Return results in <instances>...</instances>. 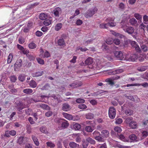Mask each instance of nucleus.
I'll use <instances>...</instances> for the list:
<instances>
[{"label": "nucleus", "instance_id": "nucleus-7", "mask_svg": "<svg viewBox=\"0 0 148 148\" xmlns=\"http://www.w3.org/2000/svg\"><path fill=\"white\" fill-rule=\"evenodd\" d=\"M82 84L83 83L81 81L76 82L70 84L69 86V88L72 87V88H75L81 86Z\"/></svg>", "mask_w": 148, "mask_h": 148}, {"label": "nucleus", "instance_id": "nucleus-3", "mask_svg": "<svg viewBox=\"0 0 148 148\" xmlns=\"http://www.w3.org/2000/svg\"><path fill=\"white\" fill-rule=\"evenodd\" d=\"M97 9L96 8L89 9L86 13V17L88 18L92 16L97 12Z\"/></svg>", "mask_w": 148, "mask_h": 148}, {"label": "nucleus", "instance_id": "nucleus-59", "mask_svg": "<svg viewBox=\"0 0 148 148\" xmlns=\"http://www.w3.org/2000/svg\"><path fill=\"white\" fill-rule=\"evenodd\" d=\"M25 113L27 115H30L32 113V110L31 109L29 108L26 109L25 110Z\"/></svg>", "mask_w": 148, "mask_h": 148}, {"label": "nucleus", "instance_id": "nucleus-9", "mask_svg": "<svg viewBox=\"0 0 148 148\" xmlns=\"http://www.w3.org/2000/svg\"><path fill=\"white\" fill-rule=\"evenodd\" d=\"M123 29L125 32L131 35H132L134 31V28L132 27H128L126 28Z\"/></svg>", "mask_w": 148, "mask_h": 148}, {"label": "nucleus", "instance_id": "nucleus-49", "mask_svg": "<svg viewBox=\"0 0 148 148\" xmlns=\"http://www.w3.org/2000/svg\"><path fill=\"white\" fill-rule=\"evenodd\" d=\"M74 128L75 130H79L81 127L80 125L77 123H76L73 125Z\"/></svg>", "mask_w": 148, "mask_h": 148}, {"label": "nucleus", "instance_id": "nucleus-16", "mask_svg": "<svg viewBox=\"0 0 148 148\" xmlns=\"http://www.w3.org/2000/svg\"><path fill=\"white\" fill-rule=\"evenodd\" d=\"M48 17V14L46 13H41L39 16V18L42 20L46 19Z\"/></svg>", "mask_w": 148, "mask_h": 148}, {"label": "nucleus", "instance_id": "nucleus-62", "mask_svg": "<svg viewBox=\"0 0 148 148\" xmlns=\"http://www.w3.org/2000/svg\"><path fill=\"white\" fill-rule=\"evenodd\" d=\"M116 147H117L119 148H129L128 146H124L118 143L116 144Z\"/></svg>", "mask_w": 148, "mask_h": 148}, {"label": "nucleus", "instance_id": "nucleus-24", "mask_svg": "<svg viewBox=\"0 0 148 148\" xmlns=\"http://www.w3.org/2000/svg\"><path fill=\"white\" fill-rule=\"evenodd\" d=\"M40 131L43 133L47 134L48 133L47 128L45 126H42L40 128Z\"/></svg>", "mask_w": 148, "mask_h": 148}, {"label": "nucleus", "instance_id": "nucleus-61", "mask_svg": "<svg viewBox=\"0 0 148 148\" xmlns=\"http://www.w3.org/2000/svg\"><path fill=\"white\" fill-rule=\"evenodd\" d=\"M102 48L104 51H106L108 49V47L105 43H104L102 45Z\"/></svg>", "mask_w": 148, "mask_h": 148}, {"label": "nucleus", "instance_id": "nucleus-10", "mask_svg": "<svg viewBox=\"0 0 148 148\" xmlns=\"http://www.w3.org/2000/svg\"><path fill=\"white\" fill-rule=\"evenodd\" d=\"M16 103V107L18 110L20 111L25 107L24 104L21 101H18Z\"/></svg>", "mask_w": 148, "mask_h": 148}, {"label": "nucleus", "instance_id": "nucleus-37", "mask_svg": "<svg viewBox=\"0 0 148 148\" xmlns=\"http://www.w3.org/2000/svg\"><path fill=\"white\" fill-rule=\"evenodd\" d=\"M38 106L45 109L49 110L50 109V107L48 106L45 104H40Z\"/></svg>", "mask_w": 148, "mask_h": 148}, {"label": "nucleus", "instance_id": "nucleus-34", "mask_svg": "<svg viewBox=\"0 0 148 148\" xmlns=\"http://www.w3.org/2000/svg\"><path fill=\"white\" fill-rule=\"evenodd\" d=\"M30 86L32 88H35L36 87L37 84L36 82L34 80H31L29 83Z\"/></svg>", "mask_w": 148, "mask_h": 148}, {"label": "nucleus", "instance_id": "nucleus-58", "mask_svg": "<svg viewBox=\"0 0 148 148\" xmlns=\"http://www.w3.org/2000/svg\"><path fill=\"white\" fill-rule=\"evenodd\" d=\"M132 117L128 118L126 119L125 122L126 123H129V124L131 122H132L133 121H132Z\"/></svg>", "mask_w": 148, "mask_h": 148}, {"label": "nucleus", "instance_id": "nucleus-21", "mask_svg": "<svg viewBox=\"0 0 148 148\" xmlns=\"http://www.w3.org/2000/svg\"><path fill=\"white\" fill-rule=\"evenodd\" d=\"M92 58L89 57L85 61V64L87 65H90L93 62Z\"/></svg>", "mask_w": 148, "mask_h": 148}, {"label": "nucleus", "instance_id": "nucleus-5", "mask_svg": "<svg viewBox=\"0 0 148 148\" xmlns=\"http://www.w3.org/2000/svg\"><path fill=\"white\" fill-rule=\"evenodd\" d=\"M105 20L108 22L107 24H110L109 25L110 27H114L116 25V23L113 22L114 21V19L112 18L108 17Z\"/></svg>", "mask_w": 148, "mask_h": 148}, {"label": "nucleus", "instance_id": "nucleus-15", "mask_svg": "<svg viewBox=\"0 0 148 148\" xmlns=\"http://www.w3.org/2000/svg\"><path fill=\"white\" fill-rule=\"evenodd\" d=\"M129 138L131 140V142L138 141L137 136L135 134H132L129 136Z\"/></svg>", "mask_w": 148, "mask_h": 148}, {"label": "nucleus", "instance_id": "nucleus-39", "mask_svg": "<svg viewBox=\"0 0 148 148\" xmlns=\"http://www.w3.org/2000/svg\"><path fill=\"white\" fill-rule=\"evenodd\" d=\"M85 101L84 99L80 98L77 99L75 101L76 102L78 103H85Z\"/></svg>", "mask_w": 148, "mask_h": 148}, {"label": "nucleus", "instance_id": "nucleus-51", "mask_svg": "<svg viewBox=\"0 0 148 148\" xmlns=\"http://www.w3.org/2000/svg\"><path fill=\"white\" fill-rule=\"evenodd\" d=\"M10 80L12 82H15L17 78L15 75L11 76L10 77Z\"/></svg>", "mask_w": 148, "mask_h": 148}, {"label": "nucleus", "instance_id": "nucleus-1", "mask_svg": "<svg viewBox=\"0 0 148 148\" xmlns=\"http://www.w3.org/2000/svg\"><path fill=\"white\" fill-rule=\"evenodd\" d=\"M55 121L60 130L65 129L67 128L69 125L68 122L64 119L58 118L55 120Z\"/></svg>", "mask_w": 148, "mask_h": 148}, {"label": "nucleus", "instance_id": "nucleus-2", "mask_svg": "<svg viewBox=\"0 0 148 148\" xmlns=\"http://www.w3.org/2000/svg\"><path fill=\"white\" fill-rule=\"evenodd\" d=\"M116 110L114 107H110L108 110V115L111 119L114 118L116 114Z\"/></svg>", "mask_w": 148, "mask_h": 148}, {"label": "nucleus", "instance_id": "nucleus-8", "mask_svg": "<svg viewBox=\"0 0 148 148\" xmlns=\"http://www.w3.org/2000/svg\"><path fill=\"white\" fill-rule=\"evenodd\" d=\"M52 13L55 16L59 17L62 13V10L60 8L57 7L54 10Z\"/></svg>", "mask_w": 148, "mask_h": 148}, {"label": "nucleus", "instance_id": "nucleus-41", "mask_svg": "<svg viewBox=\"0 0 148 148\" xmlns=\"http://www.w3.org/2000/svg\"><path fill=\"white\" fill-rule=\"evenodd\" d=\"M50 86L48 84H47L44 86H43L41 89L42 90H48L50 89Z\"/></svg>", "mask_w": 148, "mask_h": 148}, {"label": "nucleus", "instance_id": "nucleus-46", "mask_svg": "<svg viewBox=\"0 0 148 148\" xmlns=\"http://www.w3.org/2000/svg\"><path fill=\"white\" fill-rule=\"evenodd\" d=\"M125 113L127 115H131L133 114V112L132 110H131L130 109H127L125 110Z\"/></svg>", "mask_w": 148, "mask_h": 148}, {"label": "nucleus", "instance_id": "nucleus-50", "mask_svg": "<svg viewBox=\"0 0 148 148\" xmlns=\"http://www.w3.org/2000/svg\"><path fill=\"white\" fill-rule=\"evenodd\" d=\"M114 131L117 133H120L122 131V130L119 127L116 126L114 128Z\"/></svg>", "mask_w": 148, "mask_h": 148}, {"label": "nucleus", "instance_id": "nucleus-52", "mask_svg": "<svg viewBox=\"0 0 148 148\" xmlns=\"http://www.w3.org/2000/svg\"><path fill=\"white\" fill-rule=\"evenodd\" d=\"M12 58L13 56L12 54L11 53L10 54L8 57L7 60V62L8 63H10L11 62Z\"/></svg>", "mask_w": 148, "mask_h": 148}, {"label": "nucleus", "instance_id": "nucleus-45", "mask_svg": "<svg viewBox=\"0 0 148 148\" xmlns=\"http://www.w3.org/2000/svg\"><path fill=\"white\" fill-rule=\"evenodd\" d=\"M123 72V70L122 69H118L114 71H113L112 73V74H115L116 73H121Z\"/></svg>", "mask_w": 148, "mask_h": 148}, {"label": "nucleus", "instance_id": "nucleus-6", "mask_svg": "<svg viewBox=\"0 0 148 148\" xmlns=\"http://www.w3.org/2000/svg\"><path fill=\"white\" fill-rule=\"evenodd\" d=\"M131 43L132 47L135 48L136 51L138 53H140L141 50L139 46L137 44L136 42L134 41H131Z\"/></svg>", "mask_w": 148, "mask_h": 148}, {"label": "nucleus", "instance_id": "nucleus-33", "mask_svg": "<svg viewBox=\"0 0 148 148\" xmlns=\"http://www.w3.org/2000/svg\"><path fill=\"white\" fill-rule=\"evenodd\" d=\"M109 24L107 23H102L100 24L99 27L101 28H107L109 26Z\"/></svg>", "mask_w": 148, "mask_h": 148}, {"label": "nucleus", "instance_id": "nucleus-29", "mask_svg": "<svg viewBox=\"0 0 148 148\" xmlns=\"http://www.w3.org/2000/svg\"><path fill=\"white\" fill-rule=\"evenodd\" d=\"M23 92L25 93L28 94L32 93L33 92V90L30 88H26L24 89Z\"/></svg>", "mask_w": 148, "mask_h": 148}, {"label": "nucleus", "instance_id": "nucleus-36", "mask_svg": "<svg viewBox=\"0 0 148 148\" xmlns=\"http://www.w3.org/2000/svg\"><path fill=\"white\" fill-rule=\"evenodd\" d=\"M46 144L48 147H49L51 148H53L55 146V145L53 143L51 142H47L46 143Z\"/></svg>", "mask_w": 148, "mask_h": 148}, {"label": "nucleus", "instance_id": "nucleus-19", "mask_svg": "<svg viewBox=\"0 0 148 148\" xmlns=\"http://www.w3.org/2000/svg\"><path fill=\"white\" fill-rule=\"evenodd\" d=\"M94 114L91 113L86 114L85 115V118L88 119H92L94 117Z\"/></svg>", "mask_w": 148, "mask_h": 148}, {"label": "nucleus", "instance_id": "nucleus-12", "mask_svg": "<svg viewBox=\"0 0 148 148\" xmlns=\"http://www.w3.org/2000/svg\"><path fill=\"white\" fill-rule=\"evenodd\" d=\"M71 109V107L68 103H64L62 104V109L64 111H69Z\"/></svg>", "mask_w": 148, "mask_h": 148}, {"label": "nucleus", "instance_id": "nucleus-42", "mask_svg": "<svg viewBox=\"0 0 148 148\" xmlns=\"http://www.w3.org/2000/svg\"><path fill=\"white\" fill-rule=\"evenodd\" d=\"M29 47L30 49H34L36 47V45L33 42H31L29 44Z\"/></svg>", "mask_w": 148, "mask_h": 148}, {"label": "nucleus", "instance_id": "nucleus-30", "mask_svg": "<svg viewBox=\"0 0 148 148\" xmlns=\"http://www.w3.org/2000/svg\"><path fill=\"white\" fill-rule=\"evenodd\" d=\"M62 26V24L61 23H58L55 26V29L56 31H58L60 30Z\"/></svg>", "mask_w": 148, "mask_h": 148}, {"label": "nucleus", "instance_id": "nucleus-57", "mask_svg": "<svg viewBox=\"0 0 148 148\" xmlns=\"http://www.w3.org/2000/svg\"><path fill=\"white\" fill-rule=\"evenodd\" d=\"M131 40L129 39H127L124 41V47H127L129 43H131Z\"/></svg>", "mask_w": 148, "mask_h": 148}, {"label": "nucleus", "instance_id": "nucleus-28", "mask_svg": "<svg viewBox=\"0 0 148 148\" xmlns=\"http://www.w3.org/2000/svg\"><path fill=\"white\" fill-rule=\"evenodd\" d=\"M95 139L99 142H104V139L101 135L97 136Z\"/></svg>", "mask_w": 148, "mask_h": 148}, {"label": "nucleus", "instance_id": "nucleus-22", "mask_svg": "<svg viewBox=\"0 0 148 148\" xmlns=\"http://www.w3.org/2000/svg\"><path fill=\"white\" fill-rule=\"evenodd\" d=\"M129 125L132 129H135L137 127V123L136 122L133 121L130 123Z\"/></svg>", "mask_w": 148, "mask_h": 148}, {"label": "nucleus", "instance_id": "nucleus-43", "mask_svg": "<svg viewBox=\"0 0 148 148\" xmlns=\"http://www.w3.org/2000/svg\"><path fill=\"white\" fill-rule=\"evenodd\" d=\"M85 130L86 131L88 132H92L93 130L92 127L89 126H86L85 127Z\"/></svg>", "mask_w": 148, "mask_h": 148}, {"label": "nucleus", "instance_id": "nucleus-35", "mask_svg": "<svg viewBox=\"0 0 148 148\" xmlns=\"http://www.w3.org/2000/svg\"><path fill=\"white\" fill-rule=\"evenodd\" d=\"M58 45L60 46H62L65 44V42L63 38L60 39L58 40Z\"/></svg>", "mask_w": 148, "mask_h": 148}, {"label": "nucleus", "instance_id": "nucleus-63", "mask_svg": "<svg viewBox=\"0 0 148 148\" xmlns=\"http://www.w3.org/2000/svg\"><path fill=\"white\" fill-rule=\"evenodd\" d=\"M143 123L144 127H148V120H143Z\"/></svg>", "mask_w": 148, "mask_h": 148}, {"label": "nucleus", "instance_id": "nucleus-40", "mask_svg": "<svg viewBox=\"0 0 148 148\" xmlns=\"http://www.w3.org/2000/svg\"><path fill=\"white\" fill-rule=\"evenodd\" d=\"M78 107L79 108L82 109H86L87 108V106L84 104H79L78 106Z\"/></svg>", "mask_w": 148, "mask_h": 148}, {"label": "nucleus", "instance_id": "nucleus-55", "mask_svg": "<svg viewBox=\"0 0 148 148\" xmlns=\"http://www.w3.org/2000/svg\"><path fill=\"white\" fill-rule=\"evenodd\" d=\"M106 82H108L109 84L112 86L114 84V82L110 78H108L106 80Z\"/></svg>", "mask_w": 148, "mask_h": 148}, {"label": "nucleus", "instance_id": "nucleus-47", "mask_svg": "<svg viewBox=\"0 0 148 148\" xmlns=\"http://www.w3.org/2000/svg\"><path fill=\"white\" fill-rule=\"evenodd\" d=\"M113 40L111 38H109L106 40V42L107 44L108 45H110L113 42Z\"/></svg>", "mask_w": 148, "mask_h": 148}, {"label": "nucleus", "instance_id": "nucleus-26", "mask_svg": "<svg viewBox=\"0 0 148 148\" xmlns=\"http://www.w3.org/2000/svg\"><path fill=\"white\" fill-rule=\"evenodd\" d=\"M129 23L132 25H135L137 24V21L134 18H132L129 20Z\"/></svg>", "mask_w": 148, "mask_h": 148}, {"label": "nucleus", "instance_id": "nucleus-60", "mask_svg": "<svg viewBox=\"0 0 148 148\" xmlns=\"http://www.w3.org/2000/svg\"><path fill=\"white\" fill-rule=\"evenodd\" d=\"M27 132L28 134H30L31 132V128L30 125H27L26 126Z\"/></svg>", "mask_w": 148, "mask_h": 148}, {"label": "nucleus", "instance_id": "nucleus-32", "mask_svg": "<svg viewBox=\"0 0 148 148\" xmlns=\"http://www.w3.org/2000/svg\"><path fill=\"white\" fill-rule=\"evenodd\" d=\"M87 140L88 141V143H90V144L94 145L95 143V141L92 138L88 137L86 138Z\"/></svg>", "mask_w": 148, "mask_h": 148}, {"label": "nucleus", "instance_id": "nucleus-31", "mask_svg": "<svg viewBox=\"0 0 148 148\" xmlns=\"http://www.w3.org/2000/svg\"><path fill=\"white\" fill-rule=\"evenodd\" d=\"M88 145V141L86 139V140H84L82 142V145L83 148H86Z\"/></svg>", "mask_w": 148, "mask_h": 148}, {"label": "nucleus", "instance_id": "nucleus-14", "mask_svg": "<svg viewBox=\"0 0 148 148\" xmlns=\"http://www.w3.org/2000/svg\"><path fill=\"white\" fill-rule=\"evenodd\" d=\"M62 114L65 118L68 120H71L73 119V116L70 114L65 112H63Z\"/></svg>", "mask_w": 148, "mask_h": 148}, {"label": "nucleus", "instance_id": "nucleus-38", "mask_svg": "<svg viewBox=\"0 0 148 148\" xmlns=\"http://www.w3.org/2000/svg\"><path fill=\"white\" fill-rule=\"evenodd\" d=\"M134 17L137 20L141 21L142 19V16L138 13H135L134 15Z\"/></svg>", "mask_w": 148, "mask_h": 148}, {"label": "nucleus", "instance_id": "nucleus-53", "mask_svg": "<svg viewBox=\"0 0 148 148\" xmlns=\"http://www.w3.org/2000/svg\"><path fill=\"white\" fill-rule=\"evenodd\" d=\"M148 135V132L143 131L142 133V138H144L147 136Z\"/></svg>", "mask_w": 148, "mask_h": 148}, {"label": "nucleus", "instance_id": "nucleus-64", "mask_svg": "<svg viewBox=\"0 0 148 148\" xmlns=\"http://www.w3.org/2000/svg\"><path fill=\"white\" fill-rule=\"evenodd\" d=\"M143 20L144 21V23L145 24H147L146 22L148 21V16L146 15L144 16L143 17Z\"/></svg>", "mask_w": 148, "mask_h": 148}, {"label": "nucleus", "instance_id": "nucleus-4", "mask_svg": "<svg viewBox=\"0 0 148 148\" xmlns=\"http://www.w3.org/2000/svg\"><path fill=\"white\" fill-rule=\"evenodd\" d=\"M114 55L115 57L118 60H123L124 58V56L121 51H116L114 52Z\"/></svg>", "mask_w": 148, "mask_h": 148}, {"label": "nucleus", "instance_id": "nucleus-18", "mask_svg": "<svg viewBox=\"0 0 148 148\" xmlns=\"http://www.w3.org/2000/svg\"><path fill=\"white\" fill-rule=\"evenodd\" d=\"M69 146L71 148H77L79 146V145L74 142H71L69 143Z\"/></svg>", "mask_w": 148, "mask_h": 148}, {"label": "nucleus", "instance_id": "nucleus-23", "mask_svg": "<svg viewBox=\"0 0 148 148\" xmlns=\"http://www.w3.org/2000/svg\"><path fill=\"white\" fill-rule=\"evenodd\" d=\"M29 50H28L26 49H23V50L22 51L23 53L24 54H26V55L27 57L28 58H29L30 56H33L32 55L28 54L29 53Z\"/></svg>", "mask_w": 148, "mask_h": 148}, {"label": "nucleus", "instance_id": "nucleus-44", "mask_svg": "<svg viewBox=\"0 0 148 148\" xmlns=\"http://www.w3.org/2000/svg\"><path fill=\"white\" fill-rule=\"evenodd\" d=\"M120 139L124 142H128L129 140L126 138L122 134L120 135L119 136Z\"/></svg>", "mask_w": 148, "mask_h": 148}, {"label": "nucleus", "instance_id": "nucleus-25", "mask_svg": "<svg viewBox=\"0 0 148 148\" xmlns=\"http://www.w3.org/2000/svg\"><path fill=\"white\" fill-rule=\"evenodd\" d=\"M141 51H143L144 52H147L148 51V47L145 45H143L140 46Z\"/></svg>", "mask_w": 148, "mask_h": 148}, {"label": "nucleus", "instance_id": "nucleus-13", "mask_svg": "<svg viewBox=\"0 0 148 148\" xmlns=\"http://www.w3.org/2000/svg\"><path fill=\"white\" fill-rule=\"evenodd\" d=\"M137 59V56L136 55L134 54L132 55L128 59H127V58H125V60L126 61L132 62L136 61Z\"/></svg>", "mask_w": 148, "mask_h": 148}, {"label": "nucleus", "instance_id": "nucleus-17", "mask_svg": "<svg viewBox=\"0 0 148 148\" xmlns=\"http://www.w3.org/2000/svg\"><path fill=\"white\" fill-rule=\"evenodd\" d=\"M101 133L103 137H108L109 136V131L106 130H102L101 132Z\"/></svg>", "mask_w": 148, "mask_h": 148}, {"label": "nucleus", "instance_id": "nucleus-54", "mask_svg": "<svg viewBox=\"0 0 148 148\" xmlns=\"http://www.w3.org/2000/svg\"><path fill=\"white\" fill-rule=\"evenodd\" d=\"M115 120V122L116 124H120L123 122V120L121 118H116Z\"/></svg>", "mask_w": 148, "mask_h": 148}, {"label": "nucleus", "instance_id": "nucleus-20", "mask_svg": "<svg viewBox=\"0 0 148 148\" xmlns=\"http://www.w3.org/2000/svg\"><path fill=\"white\" fill-rule=\"evenodd\" d=\"M43 22V24L45 26H48L50 25L52 23V20L49 19H46Z\"/></svg>", "mask_w": 148, "mask_h": 148}, {"label": "nucleus", "instance_id": "nucleus-56", "mask_svg": "<svg viewBox=\"0 0 148 148\" xmlns=\"http://www.w3.org/2000/svg\"><path fill=\"white\" fill-rule=\"evenodd\" d=\"M113 42L116 45H119L120 43V40L118 39L115 38L113 40Z\"/></svg>", "mask_w": 148, "mask_h": 148}, {"label": "nucleus", "instance_id": "nucleus-11", "mask_svg": "<svg viewBox=\"0 0 148 148\" xmlns=\"http://www.w3.org/2000/svg\"><path fill=\"white\" fill-rule=\"evenodd\" d=\"M22 61L21 59H18L14 65L15 69H18L20 68L22 66Z\"/></svg>", "mask_w": 148, "mask_h": 148}, {"label": "nucleus", "instance_id": "nucleus-27", "mask_svg": "<svg viewBox=\"0 0 148 148\" xmlns=\"http://www.w3.org/2000/svg\"><path fill=\"white\" fill-rule=\"evenodd\" d=\"M26 76L23 74L20 75L18 77V79L21 82H23L25 80Z\"/></svg>", "mask_w": 148, "mask_h": 148}, {"label": "nucleus", "instance_id": "nucleus-48", "mask_svg": "<svg viewBox=\"0 0 148 148\" xmlns=\"http://www.w3.org/2000/svg\"><path fill=\"white\" fill-rule=\"evenodd\" d=\"M92 134L93 137L95 138V137H96L97 136H98L99 135H101V134L99 132H98L97 131H95L92 133Z\"/></svg>", "mask_w": 148, "mask_h": 148}]
</instances>
